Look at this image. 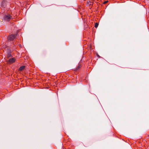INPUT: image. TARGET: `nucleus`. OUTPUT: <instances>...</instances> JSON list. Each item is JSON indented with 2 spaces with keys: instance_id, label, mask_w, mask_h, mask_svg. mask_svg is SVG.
Returning <instances> with one entry per match:
<instances>
[{
  "instance_id": "6",
  "label": "nucleus",
  "mask_w": 149,
  "mask_h": 149,
  "mask_svg": "<svg viewBox=\"0 0 149 149\" xmlns=\"http://www.w3.org/2000/svg\"><path fill=\"white\" fill-rule=\"evenodd\" d=\"M25 68V66H22L19 68V70L20 71H22Z\"/></svg>"
},
{
  "instance_id": "7",
  "label": "nucleus",
  "mask_w": 149,
  "mask_h": 149,
  "mask_svg": "<svg viewBox=\"0 0 149 149\" xmlns=\"http://www.w3.org/2000/svg\"><path fill=\"white\" fill-rule=\"evenodd\" d=\"M98 24L97 23H96L95 24V27L96 28H97L98 27Z\"/></svg>"
},
{
  "instance_id": "2",
  "label": "nucleus",
  "mask_w": 149,
  "mask_h": 149,
  "mask_svg": "<svg viewBox=\"0 0 149 149\" xmlns=\"http://www.w3.org/2000/svg\"><path fill=\"white\" fill-rule=\"evenodd\" d=\"M15 38V36L13 34H11L8 37V42L13 41Z\"/></svg>"
},
{
  "instance_id": "5",
  "label": "nucleus",
  "mask_w": 149,
  "mask_h": 149,
  "mask_svg": "<svg viewBox=\"0 0 149 149\" xmlns=\"http://www.w3.org/2000/svg\"><path fill=\"white\" fill-rule=\"evenodd\" d=\"M7 56L8 58L12 57L11 52H8L7 54Z\"/></svg>"
},
{
  "instance_id": "1",
  "label": "nucleus",
  "mask_w": 149,
  "mask_h": 149,
  "mask_svg": "<svg viewBox=\"0 0 149 149\" xmlns=\"http://www.w3.org/2000/svg\"><path fill=\"white\" fill-rule=\"evenodd\" d=\"M13 19V17L9 14L5 15L3 18V20L6 21H9Z\"/></svg>"
},
{
  "instance_id": "8",
  "label": "nucleus",
  "mask_w": 149,
  "mask_h": 149,
  "mask_svg": "<svg viewBox=\"0 0 149 149\" xmlns=\"http://www.w3.org/2000/svg\"><path fill=\"white\" fill-rule=\"evenodd\" d=\"M15 46V44L13 43L11 45V47H14Z\"/></svg>"
},
{
  "instance_id": "3",
  "label": "nucleus",
  "mask_w": 149,
  "mask_h": 149,
  "mask_svg": "<svg viewBox=\"0 0 149 149\" xmlns=\"http://www.w3.org/2000/svg\"><path fill=\"white\" fill-rule=\"evenodd\" d=\"M16 61V59L14 58H12L10 59L8 61V62L10 64H12L14 63Z\"/></svg>"
},
{
  "instance_id": "4",
  "label": "nucleus",
  "mask_w": 149,
  "mask_h": 149,
  "mask_svg": "<svg viewBox=\"0 0 149 149\" xmlns=\"http://www.w3.org/2000/svg\"><path fill=\"white\" fill-rule=\"evenodd\" d=\"M1 6L3 8H5L6 6V3L5 1H2L1 4Z\"/></svg>"
},
{
  "instance_id": "9",
  "label": "nucleus",
  "mask_w": 149,
  "mask_h": 149,
  "mask_svg": "<svg viewBox=\"0 0 149 149\" xmlns=\"http://www.w3.org/2000/svg\"><path fill=\"white\" fill-rule=\"evenodd\" d=\"M79 66H78V67H77V68L76 69H77V70H78L79 69Z\"/></svg>"
}]
</instances>
